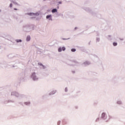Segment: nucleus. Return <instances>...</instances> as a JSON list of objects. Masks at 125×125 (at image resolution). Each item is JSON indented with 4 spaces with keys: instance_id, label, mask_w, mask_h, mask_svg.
<instances>
[{
    "instance_id": "obj_1",
    "label": "nucleus",
    "mask_w": 125,
    "mask_h": 125,
    "mask_svg": "<svg viewBox=\"0 0 125 125\" xmlns=\"http://www.w3.org/2000/svg\"><path fill=\"white\" fill-rule=\"evenodd\" d=\"M30 78L34 82H38L40 80V75L36 72H32L30 75Z\"/></svg>"
},
{
    "instance_id": "obj_2",
    "label": "nucleus",
    "mask_w": 125,
    "mask_h": 125,
    "mask_svg": "<svg viewBox=\"0 0 125 125\" xmlns=\"http://www.w3.org/2000/svg\"><path fill=\"white\" fill-rule=\"evenodd\" d=\"M32 30H34V26L32 25L27 24L23 26V31H24V32H26L27 33L31 32L32 31Z\"/></svg>"
},
{
    "instance_id": "obj_3",
    "label": "nucleus",
    "mask_w": 125,
    "mask_h": 125,
    "mask_svg": "<svg viewBox=\"0 0 125 125\" xmlns=\"http://www.w3.org/2000/svg\"><path fill=\"white\" fill-rule=\"evenodd\" d=\"M86 11H87V12H89V13H90V14H92V15H93V16H95V15H96L97 13L95 12L94 10H91V9L89 8H86Z\"/></svg>"
},
{
    "instance_id": "obj_4",
    "label": "nucleus",
    "mask_w": 125,
    "mask_h": 125,
    "mask_svg": "<svg viewBox=\"0 0 125 125\" xmlns=\"http://www.w3.org/2000/svg\"><path fill=\"white\" fill-rule=\"evenodd\" d=\"M15 64H16V63L15 62H11L9 63V65L11 68H13V69H18V66L16 65Z\"/></svg>"
},
{
    "instance_id": "obj_5",
    "label": "nucleus",
    "mask_w": 125,
    "mask_h": 125,
    "mask_svg": "<svg viewBox=\"0 0 125 125\" xmlns=\"http://www.w3.org/2000/svg\"><path fill=\"white\" fill-rule=\"evenodd\" d=\"M107 118H108L107 114L105 112H103L101 115V120L105 121V120H107Z\"/></svg>"
},
{
    "instance_id": "obj_6",
    "label": "nucleus",
    "mask_w": 125,
    "mask_h": 125,
    "mask_svg": "<svg viewBox=\"0 0 125 125\" xmlns=\"http://www.w3.org/2000/svg\"><path fill=\"white\" fill-rule=\"evenodd\" d=\"M11 96H15V97L18 98V97H19V93L15 91H12L11 92Z\"/></svg>"
},
{
    "instance_id": "obj_7",
    "label": "nucleus",
    "mask_w": 125,
    "mask_h": 125,
    "mask_svg": "<svg viewBox=\"0 0 125 125\" xmlns=\"http://www.w3.org/2000/svg\"><path fill=\"white\" fill-rule=\"evenodd\" d=\"M26 14L27 15H29V16H39V15H40V14H39V13H28Z\"/></svg>"
},
{
    "instance_id": "obj_8",
    "label": "nucleus",
    "mask_w": 125,
    "mask_h": 125,
    "mask_svg": "<svg viewBox=\"0 0 125 125\" xmlns=\"http://www.w3.org/2000/svg\"><path fill=\"white\" fill-rule=\"evenodd\" d=\"M82 65L83 66H84V67H86L88 66V65H90V62L85 61L82 63Z\"/></svg>"
},
{
    "instance_id": "obj_9",
    "label": "nucleus",
    "mask_w": 125,
    "mask_h": 125,
    "mask_svg": "<svg viewBox=\"0 0 125 125\" xmlns=\"http://www.w3.org/2000/svg\"><path fill=\"white\" fill-rule=\"evenodd\" d=\"M56 92H57V90H54L53 91H51L49 93V95H54V94H55V93H56Z\"/></svg>"
},
{
    "instance_id": "obj_10",
    "label": "nucleus",
    "mask_w": 125,
    "mask_h": 125,
    "mask_svg": "<svg viewBox=\"0 0 125 125\" xmlns=\"http://www.w3.org/2000/svg\"><path fill=\"white\" fill-rule=\"evenodd\" d=\"M26 98V96L25 95L19 94V97L18 98H19L20 99H22V98Z\"/></svg>"
},
{
    "instance_id": "obj_11",
    "label": "nucleus",
    "mask_w": 125,
    "mask_h": 125,
    "mask_svg": "<svg viewBox=\"0 0 125 125\" xmlns=\"http://www.w3.org/2000/svg\"><path fill=\"white\" fill-rule=\"evenodd\" d=\"M107 39L108 41H111L113 40V38H112V36H111V35H108Z\"/></svg>"
},
{
    "instance_id": "obj_12",
    "label": "nucleus",
    "mask_w": 125,
    "mask_h": 125,
    "mask_svg": "<svg viewBox=\"0 0 125 125\" xmlns=\"http://www.w3.org/2000/svg\"><path fill=\"white\" fill-rule=\"evenodd\" d=\"M26 42H30L31 41V36L30 35L26 37Z\"/></svg>"
},
{
    "instance_id": "obj_13",
    "label": "nucleus",
    "mask_w": 125,
    "mask_h": 125,
    "mask_svg": "<svg viewBox=\"0 0 125 125\" xmlns=\"http://www.w3.org/2000/svg\"><path fill=\"white\" fill-rule=\"evenodd\" d=\"M24 104L26 105V106H30L31 104V102H25L24 103Z\"/></svg>"
},
{
    "instance_id": "obj_14",
    "label": "nucleus",
    "mask_w": 125,
    "mask_h": 125,
    "mask_svg": "<svg viewBox=\"0 0 125 125\" xmlns=\"http://www.w3.org/2000/svg\"><path fill=\"white\" fill-rule=\"evenodd\" d=\"M10 102H11L12 103H14V101L8 100L5 102V104H6V103H10Z\"/></svg>"
},
{
    "instance_id": "obj_15",
    "label": "nucleus",
    "mask_w": 125,
    "mask_h": 125,
    "mask_svg": "<svg viewBox=\"0 0 125 125\" xmlns=\"http://www.w3.org/2000/svg\"><path fill=\"white\" fill-rule=\"evenodd\" d=\"M57 12V9L54 8L52 10V13H55V12Z\"/></svg>"
},
{
    "instance_id": "obj_16",
    "label": "nucleus",
    "mask_w": 125,
    "mask_h": 125,
    "mask_svg": "<svg viewBox=\"0 0 125 125\" xmlns=\"http://www.w3.org/2000/svg\"><path fill=\"white\" fill-rule=\"evenodd\" d=\"M15 42H22V40L21 39H16L15 40Z\"/></svg>"
},
{
    "instance_id": "obj_17",
    "label": "nucleus",
    "mask_w": 125,
    "mask_h": 125,
    "mask_svg": "<svg viewBox=\"0 0 125 125\" xmlns=\"http://www.w3.org/2000/svg\"><path fill=\"white\" fill-rule=\"evenodd\" d=\"M117 104H118L119 105H122V104H123V102L122 101H118L117 102Z\"/></svg>"
},
{
    "instance_id": "obj_18",
    "label": "nucleus",
    "mask_w": 125,
    "mask_h": 125,
    "mask_svg": "<svg viewBox=\"0 0 125 125\" xmlns=\"http://www.w3.org/2000/svg\"><path fill=\"white\" fill-rule=\"evenodd\" d=\"M96 42H100V38L97 37L96 38Z\"/></svg>"
},
{
    "instance_id": "obj_19",
    "label": "nucleus",
    "mask_w": 125,
    "mask_h": 125,
    "mask_svg": "<svg viewBox=\"0 0 125 125\" xmlns=\"http://www.w3.org/2000/svg\"><path fill=\"white\" fill-rule=\"evenodd\" d=\"M13 3H14V4H15V5H19V4H18V3H17L16 2V0H15V1H13Z\"/></svg>"
},
{
    "instance_id": "obj_20",
    "label": "nucleus",
    "mask_w": 125,
    "mask_h": 125,
    "mask_svg": "<svg viewBox=\"0 0 125 125\" xmlns=\"http://www.w3.org/2000/svg\"><path fill=\"white\" fill-rule=\"evenodd\" d=\"M112 44L113 46H117V45H118V43L117 42H113Z\"/></svg>"
},
{
    "instance_id": "obj_21",
    "label": "nucleus",
    "mask_w": 125,
    "mask_h": 125,
    "mask_svg": "<svg viewBox=\"0 0 125 125\" xmlns=\"http://www.w3.org/2000/svg\"><path fill=\"white\" fill-rule=\"evenodd\" d=\"M52 15H47L46 17V19H49V18H51Z\"/></svg>"
},
{
    "instance_id": "obj_22",
    "label": "nucleus",
    "mask_w": 125,
    "mask_h": 125,
    "mask_svg": "<svg viewBox=\"0 0 125 125\" xmlns=\"http://www.w3.org/2000/svg\"><path fill=\"white\" fill-rule=\"evenodd\" d=\"M59 52H61L62 51V47H60L58 49Z\"/></svg>"
},
{
    "instance_id": "obj_23",
    "label": "nucleus",
    "mask_w": 125,
    "mask_h": 125,
    "mask_svg": "<svg viewBox=\"0 0 125 125\" xmlns=\"http://www.w3.org/2000/svg\"><path fill=\"white\" fill-rule=\"evenodd\" d=\"M71 50L72 52H76V51L77 50L76 49V48H72V49H71Z\"/></svg>"
},
{
    "instance_id": "obj_24",
    "label": "nucleus",
    "mask_w": 125,
    "mask_h": 125,
    "mask_svg": "<svg viewBox=\"0 0 125 125\" xmlns=\"http://www.w3.org/2000/svg\"><path fill=\"white\" fill-rule=\"evenodd\" d=\"M62 50L63 51H65V50H66V48L65 47H62Z\"/></svg>"
},
{
    "instance_id": "obj_25",
    "label": "nucleus",
    "mask_w": 125,
    "mask_h": 125,
    "mask_svg": "<svg viewBox=\"0 0 125 125\" xmlns=\"http://www.w3.org/2000/svg\"><path fill=\"white\" fill-rule=\"evenodd\" d=\"M65 92H68V87H66L64 89Z\"/></svg>"
},
{
    "instance_id": "obj_26",
    "label": "nucleus",
    "mask_w": 125,
    "mask_h": 125,
    "mask_svg": "<svg viewBox=\"0 0 125 125\" xmlns=\"http://www.w3.org/2000/svg\"><path fill=\"white\" fill-rule=\"evenodd\" d=\"M99 120H100V118H98L96 119L95 122H96V123H97L98 122H99Z\"/></svg>"
},
{
    "instance_id": "obj_27",
    "label": "nucleus",
    "mask_w": 125,
    "mask_h": 125,
    "mask_svg": "<svg viewBox=\"0 0 125 125\" xmlns=\"http://www.w3.org/2000/svg\"><path fill=\"white\" fill-rule=\"evenodd\" d=\"M42 69H46V66L45 65H42Z\"/></svg>"
},
{
    "instance_id": "obj_28",
    "label": "nucleus",
    "mask_w": 125,
    "mask_h": 125,
    "mask_svg": "<svg viewBox=\"0 0 125 125\" xmlns=\"http://www.w3.org/2000/svg\"><path fill=\"white\" fill-rule=\"evenodd\" d=\"M38 65H39V66H42H42L43 64H42V63H41V62H39V63H38Z\"/></svg>"
},
{
    "instance_id": "obj_29",
    "label": "nucleus",
    "mask_w": 125,
    "mask_h": 125,
    "mask_svg": "<svg viewBox=\"0 0 125 125\" xmlns=\"http://www.w3.org/2000/svg\"><path fill=\"white\" fill-rule=\"evenodd\" d=\"M61 123V121H58V122H57V125H60Z\"/></svg>"
},
{
    "instance_id": "obj_30",
    "label": "nucleus",
    "mask_w": 125,
    "mask_h": 125,
    "mask_svg": "<svg viewBox=\"0 0 125 125\" xmlns=\"http://www.w3.org/2000/svg\"><path fill=\"white\" fill-rule=\"evenodd\" d=\"M73 62L76 64H78V63H79L77 61H73Z\"/></svg>"
},
{
    "instance_id": "obj_31",
    "label": "nucleus",
    "mask_w": 125,
    "mask_h": 125,
    "mask_svg": "<svg viewBox=\"0 0 125 125\" xmlns=\"http://www.w3.org/2000/svg\"><path fill=\"white\" fill-rule=\"evenodd\" d=\"M12 5H13L12 3H11L9 5V7H10V8H11V7H12Z\"/></svg>"
},
{
    "instance_id": "obj_32",
    "label": "nucleus",
    "mask_w": 125,
    "mask_h": 125,
    "mask_svg": "<svg viewBox=\"0 0 125 125\" xmlns=\"http://www.w3.org/2000/svg\"><path fill=\"white\" fill-rule=\"evenodd\" d=\"M21 76L22 79H23V78H24V74L21 73Z\"/></svg>"
},
{
    "instance_id": "obj_33",
    "label": "nucleus",
    "mask_w": 125,
    "mask_h": 125,
    "mask_svg": "<svg viewBox=\"0 0 125 125\" xmlns=\"http://www.w3.org/2000/svg\"><path fill=\"white\" fill-rule=\"evenodd\" d=\"M62 40H70V38H68V39L62 38Z\"/></svg>"
},
{
    "instance_id": "obj_34",
    "label": "nucleus",
    "mask_w": 125,
    "mask_h": 125,
    "mask_svg": "<svg viewBox=\"0 0 125 125\" xmlns=\"http://www.w3.org/2000/svg\"><path fill=\"white\" fill-rule=\"evenodd\" d=\"M72 74H75V73H76V71L75 70H72Z\"/></svg>"
},
{
    "instance_id": "obj_35",
    "label": "nucleus",
    "mask_w": 125,
    "mask_h": 125,
    "mask_svg": "<svg viewBox=\"0 0 125 125\" xmlns=\"http://www.w3.org/2000/svg\"><path fill=\"white\" fill-rule=\"evenodd\" d=\"M119 40H120V41H124V38H119Z\"/></svg>"
},
{
    "instance_id": "obj_36",
    "label": "nucleus",
    "mask_w": 125,
    "mask_h": 125,
    "mask_svg": "<svg viewBox=\"0 0 125 125\" xmlns=\"http://www.w3.org/2000/svg\"><path fill=\"white\" fill-rule=\"evenodd\" d=\"M58 3H59V4H62V2L61 1H59Z\"/></svg>"
},
{
    "instance_id": "obj_37",
    "label": "nucleus",
    "mask_w": 125,
    "mask_h": 125,
    "mask_svg": "<svg viewBox=\"0 0 125 125\" xmlns=\"http://www.w3.org/2000/svg\"><path fill=\"white\" fill-rule=\"evenodd\" d=\"M48 20H51V21H52V18L51 17V18H49Z\"/></svg>"
},
{
    "instance_id": "obj_38",
    "label": "nucleus",
    "mask_w": 125,
    "mask_h": 125,
    "mask_svg": "<svg viewBox=\"0 0 125 125\" xmlns=\"http://www.w3.org/2000/svg\"><path fill=\"white\" fill-rule=\"evenodd\" d=\"M14 10H18V9L16 8H14Z\"/></svg>"
},
{
    "instance_id": "obj_39",
    "label": "nucleus",
    "mask_w": 125,
    "mask_h": 125,
    "mask_svg": "<svg viewBox=\"0 0 125 125\" xmlns=\"http://www.w3.org/2000/svg\"><path fill=\"white\" fill-rule=\"evenodd\" d=\"M79 107L78 106H75V109H78Z\"/></svg>"
},
{
    "instance_id": "obj_40",
    "label": "nucleus",
    "mask_w": 125,
    "mask_h": 125,
    "mask_svg": "<svg viewBox=\"0 0 125 125\" xmlns=\"http://www.w3.org/2000/svg\"><path fill=\"white\" fill-rule=\"evenodd\" d=\"M11 1V2H13V1H14L15 0H10Z\"/></svg>"
},
{
    "instance_id": "obj_41",
    "label": "nucleus",
    "mask_w": 125,
    "mask_h": 125,
    "mask_svg": "<svg viewBox=\"0 0 125 125\" xmlns=\"http://www.w3.org/2000/svg\"><path fill=\"white\" fill-rule=\"evenodd\" d=\"M74 29H75V30H77L78 29V27H75Z\"/></svg>"
},
{
    "instance_id": "obj_42",
    "label": "nucleus",
    "mask_w": 125,
    "mask_h": 125,
    "mask_svg": "<svg viewBox=\"0 0 125 125\" xmlns=\"http://www.w3.org/2000/svg\"><path fill=\"white\" fill-rule=\"evenodd\" d=\"M88 45H90V41L88 42Z\"/></svg>"
},
{
    "instance_id": "obj_43",
    "label": "nucleus",
    "mask_w": 125,
    "mask_h": 125,
    "mask_svg": "<svg viewBox=\"0 0 125 125\" xmlns=\"http://www.w3.org/2000/svg\"><path fill=\"white\" fill-rule=\"evenodd\" d=\"M10 42H13V43H14V42H13V41H10Z\"/></svg>"
},
{
    "instance_id": "obj_44",
    "label": "nucleus",
    "mask_w": 125,
    "mask_h": 125,
    "mask_svg": "<svg viewBox=\"0 0 125 125\" xmlns=\"http://www.w3.org/2000/svg\"><path fill=\"white\" fill-rule=\"evenodd\" d=\"M0 12H1V9H0Z\"/></svg>"
},
{
    "instance_id": "obj_45",
    "label": "nucleus",
    "mask_w": 125,
    "mask_h": 125,
    "mask_svg": "<svg viewBox=\"0 0 125 125\" xmlns=\"http://www.w3.org/2000/svg\"><path fill=\"white\" fill-rule=\"evenodd\" d=\"M57 8H59V6H57Z\"/></svg>"
},
{
    "instance_id": "obj_46",
    "label": "nucleus",
    "mask_w": 125,
    "mask_h": 125,
    "mask_svg": "<svg viewBox=\"0 0 125 125\" xmlns=\"http://www.w3.org/2000/svg\"><path fill=\"white\" fill-rule=\"evenodd\" d=\"M43 0V1H45V0Z\"/></svg>"
},
{
    "instance_id": "obj_47",
    "label": "nucleus",
    "mask_w": 125,
    "mask_h": 125,
    "mask_svg": "<svg viewBox=\"0 0 125 125\" xmlns=\"http://www.w3.org/2000/svg\"><path fill=\"white\" fill-rule=\"evenodd\" d=\"M108 122V120L106 121V122L107 123Z\"/></svg>"
},
{
    "instance_id": "obj_48",
    "label": "nucleus",
    "mask_w": 125,
    "mask_h": 125,
    "mask_svg": "<svg viewBox=\"0 0 125 125\" xmlns=\"http://www.w3.org/2000/svg\"><path fill=\"white\" fill-rule=\"evenodd\" d=\"M10 55H9V56H10Z\"/></svg>"
},
{
    "instance_id": "obj_49",
    "label": "nucleus",
    "mask_w": 125,
    "mask_h": 125,
    "mask_svg": "<svg viewBox=\"0 0 125 125\" xmlns=\"http://www.w3.org/2000/svg\"><path fill=\"white\" fill-rule=\"evenodd\" d=\"M4 67H6V66H5Z\"/></svg>"
}]
</instances>
